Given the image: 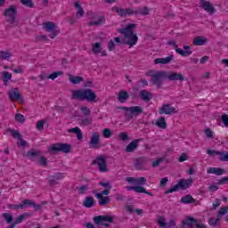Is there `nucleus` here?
<instances>
[{
	"label": "nucleus",
	"mask_w": 228,
	"mask_h": 228,
	"mask_svg": "<svg viewBox=\"0 0 228 228\" xmlns=\"http://www.w3.org/2000/svg\"><path fill=\"white\" fill-rule=\"evenodd\" d=\"M70 99L72 101H87V102H97V94L91 88L71 90Z\"/></svg>",
	"instance_id": "1"
},
{
	"label": "nucleus",
	"mask_w": 228,
	"mask_h": 228,
	"mask_svg": "<svg viewBox=\"0 0 228 228\" xmlns=\"http://www.w3.org/2000/svg\"><path fill=\"white\" fill-rule=\"evenodd\" d=\"M134 28H136V24L130 23L126 28L118 29V33L124 35L125 41L123 43H125V45H129V49L138 43V36L134 34Z\"/></svg>",
	"instance_id": "2"
},
{
	"label": "nucleus",
	"mask_w": 228,
	"mask_h": 228,
	"mask_svg": "<svg viewBox=\"0 0 228 228\" xmlns=\"http://www.w3.org/2000/svg\"><path fill=\"white\" fill-rule=\"evenodd\" d=\"M117 110H123L124 117L126 120H133L134 117H138L141 113H143V109L140 106H134V107H124V106H118L116 107Z\"/></svg>",
	"instance_id": "3"
},
{
	"label": "nucleus",
	"mask_w": 228,
	"mask_h": 228,
	"mask_svg": "<svg viewBox=\"0 0 228 228\" xmlns=\"http://www.w3.org/2000/svg\"><path fill=\"white\" fill-rule=\"evenodd\" d=\"M193 180L191 179H180L178 180L177 184L174 185L173 187L169 188L167 191L164 192L165 195H168V193H174V191H179V190H188L190 188Z\"/></svg>",
	"instance_id": "4"
},
{
	"label": "nucleus",
	"mask_w": 228,
	"mask_h": 228,
	"mask_svg": "<svg viewBox=\"0 0 228 228\" xmlns=\"http://www.w3.org/2000/svg\"><path fill=\"white\" fill-rule=\"evenodd\" d=\"M147 76L151 77L152 85H155L158 88H161L163 79H167V71H157L155 74H152V71H150Z\"/></svg>",
	"instance_id": "5"
},
{
	"label": "nucleus",
	"mask_w": 228,
	"mask_h": 228,
	"mask_svg": "<svg viewBox=\"0 0 228 228\" xmlns=\"http://www.w3.org/2000/svg\"><path fill=\"white\" fill-rule=\"evenodd\" d=\"M4 17L9 24H15L17 20V5H10L9 8L4 10Z\"/></svg>",
	"instance_id": "6"
},
{
	"label": "nucleus",
	"mask_w": 228,
	"mask_h": 228,
	"mask_svg": "<svg viewBox=\"0 0 228 228\" xmlns=\"http://www.w3.org/2000/svg\"><path fill=\"white\" fill-rule=\"evenodd\" d=\"M70 149H72V146L69 143L57 142L50 146L48 152H63L64 154H69Z\"/></svg>",
	"instance_id": "7"
},
{
	"label": "nucleus",
	"mask_w": 228,
	"mask_h": 228,
	"mask_svg": "<svg viewBox=\"0 0 228 228\" xmlns=\"http://www.w3.org/2000/svg\"><path fill=\"white\" fill-rule=\"evenodd\" d=\"M92 165H98L99 172H108V161L106 160V155H99L94 160H93Z\"/></svg>",
	"instance_id": "8"
},
{
	"label": "nucleus",
	"mask_w": 228,
	"mask_h": 228,
	"mask_svg": "<svg viewBox=\"0 0 228 228\" xmlns=\"http://www.w3.org/2000/svg\"><path fill=\"white\" fill-rule=\"evenodd\" d=\"M167 45H173L174 49L177 53V54H180V56H190L193 52L191 51V47L190 45H183V49H181L177 47V45H175V41L174 40H169L167 42Z\"/></svg>",
	"instance_id": "9"
},
{
	"label": "nucleus",
	"mask_w": 228,
	"mask_h": 228,
	"mask_svg": "<svg viewBox=\"0 0 228 228\" xmlns=\"http://www.w3.org/2000/svg\"><path fill=\"white\" fill-rule=\"evenodd\" d=\"M94 222L96 225H103L104 227H110V224H113V216H96L94 217ZM108 222V223H106Z\"/></svg>",
	"instance_id": "10"
},
{
	"label": "nucleus",
	"mask_w": 228,
	"mask_h": 228,
	"mask_svg": "<svg viewBox=\"0 0 228 228\" xmlns=\"http://www.w3.org/2000/svg\"><path fill=\"white\" fill-rule=\"evenodd\" d=\"M44 29H45L47 33H50L49 37L52 39L56 38V37H58L60 34V31L56 30V24H54L53 21H47L44 23Z\"/></svg>",
	"instance_id": "11"
},
{
	"label": "nucleus",
	"mask_w": 228,
	"mask_h": 228,
	"mask_svg": "<svg viewBox=\"0 0 228 228\" xmlns=\"http://www.w3.org/2000/svg\"><path fill=\"white\" fill-rule=\"evenodd\" d=\"M166 79L169 81H180L181 83H183V81H188V78L184 77L183 74L171 71H166Z\"/></svg>",
	"instance_id": "12"
},
{
	"label": "nucleus",
	"mask_w": 228,
	"mask_h": 228,
	"mask_svg": "<svg viewBox=\"0 0 228 228\" xmlns=\"http://www.w3.org/2000/svg\"><path fill=\"white\" fill-rule=\"evenodd\" d=\"M159 115H175L177 113V109L173 107L172 104H163L159 110Z\"/></svg>",
	"instance_id": "13"
},
{
	"label": "nucleus",
	"mask_w": 228,
	"mask_h": 228,
	"mask_svg": "<svg viewBox=\"0 0 228 228\" xmlns=\"http://www.w3.org/2000/svg\"><path fill=\"white\" fill-rule=\"evenodd\" d=\"M200 7L205 10L209 15H213L216 13V9L212 5L211 2L207 0H200Z\"/></svg>",
	"instance_id": "14"
},
{
	"label": "nucleus",
	"mask_w": 228,
	"mask_h": 228,
	"mask_svg": "<svg viewBox=\"0 0 228 228\" xmlns=\"http://www.w3.org/2000/svg\"><path fill=\"white\" fill-rule=\"evenodd\" d=\"M112 12H116V13H118V15L122 19H126V15H133L132 8L124 9L122 7L115 6L112 8Z\"/></svg>",
	"instance_id": "15"
},
{
	"label": "nucleus",
	"mask_w": 228,
	"mask_h": 228,
	"mask_svg": "<svg viewBox=\"0 0 228 228\" xmlns=\"http://www.w3.org/2000/svg\"><path fill=\"white\" fill-rule=\"evenodd\" d=\"M99 142H101V135L99 134V132H94L89 142L92 149H101V146H99Z\"/></svg>",
	"instance_id": "16"
},
{
	"label": "nucleus",
	"mask_w": 228,
	"mask_h": 228,
	"mask_svg": "<svg viewBox=\"0 0 228 228\" xmlns=\"http://www.w3.org/2000/svg\"><path fill=\"white\" fill-rule=\"evenodd\" d=\"M142 138L139 139H134L133 140L125 149V152L126 153H131V152H134V151H136V149H138V147H140V142H142Z\"/></svg>",
	"instance_id": "17"
},
{
	"label": "nucleus",
	"mask_w": 228,
	"mask_h": 228,
	"mask_svg": "<svg viewBox=\"0 0 228 228\" xmlns=\"http://www.w3.org/2000/svg\"><path fill=\"white\" fill-rule=\"evenodd\" d=\"M94 195L98 199L99 206H108L110 202H111V200L110 197L102 196V194L96 192L95 191H93Z\"/></svg>",
	"instance_id": "18"
},
{
	"label": "nucleus",
	"mask_w": 228,
	"mask_h": 228,
	"mask_svg": "<svg viewBox=\"0 0 228 228\" xmlns=\"http://www.w3.org/2000/svg\"><path fill=\"white\" fill-rule=\"evenodd\" d=\"M149 163V159L147 157H139L134 159V167L136 170H143V167Z\"/></svg>",
	"instance_id": "19"
},
{
	"label": "nucleus",
	"mask_w": 228,
	"mask_h": 228,
	"mask_svg": "<svg viewBox=\"0 0 228 228\" xmlns=\"http://www.w3.org/2000/svg\"><path fill=\"white\" fill-rule=\"evenodd\" d=\"M65 177V174L63 173H55L54 175L50 176L49 179V185L50 186H56L58 184V181L63 179Z\"/></svg>",
	"instance_id": "20"
},
{
	"label": "nucleus",
	"mask_w": 228,
	"mask_h": 228,
	"mask_svg": "<svg viewBox=\"0 0 228 228\" xmlns=\"http://www.w3.org/2000/svg\"><path fill=\"white\" fill-rule=\"evenodd\" d=\"M174 61V54H171L165 58H157L154 60L155 65H168V63H171Z\"/></svg>",
	"instance_id": "21"
},
{
	"label": "nucleus",
	"mask_w": 228,
	"mask_h": 228,
	"mask_svg": "<svg viewBox=\"0 0 228 228\" xmlns=\"http://www.w3.org/2000/svg\"><path fill=\"white\" fill-rule=\"evenodd\" d=\"M139 95L142 99V101H144V102H151V100L154 97V94L152 93L143 89L139 92Z\"/></svg>",
	"instance_id": "22"
},
{
	"label": "nucleus",
	"mask_w": 228,
	"mask_h": 228,
	"mask_svg": "<svg viewBox=\"0 0 228 228\" xmlns=\"http://www.w3.org/2000/svg\"><path fill=\"white\" fill-rule=\"evenodd\" d=\"M8 96L11 99V101H20V102H24V99L20 95V93H19L18 88H14L12 92L8 93Z\"/></svg>",
	"instance_id": "23"
},
{
	"label": "nucleus",
	"mask_w": 228,
	"mask_h": 228,
	"mask_svg": "<svg viewBox=\"0 0 228 228\" xmlns=\"http://www.w3.org/2000/svg\"><path fill=\"white\" fill-rule=\"evenodd\" d=\"M149 8H147V6L142 7H139L135 10L132 9V15H142L143 17H145L146 15H149Z\"/></svg>",
	"instance_id": "24"
},
{
	"label": "nucleus",
	"mask_w": 228,
	"mask_h": 228,
	"mask_svg": "<svg viewBox=\"0 0 228 228\" xmlns=\"http://www.w3.org/2000/svg\"><path fill=\"white\" fill-rule=\"evenodd\" d=\"M26 156L28 158V159H31V161H35V158H39V156H42V151L38 150H30L27 151Z\"/></svg>",
	"instance_id": "25"
},
{
	"label": "nucleus",
	"mask_w": 228,
	"mask_h": 228,
	"mask_svg": "<svg viewBox=\"0 0 228 228\" xmlns=\"http://www.w3.org/2000/svg\"><path fill=\"white\" fill-rule=\"evenodd\" d=\"M95 20L88 23V26H102L106 22V18L104 16H95Z\"/></svg>",
	"instance_id": "26"
},
{
	"label": "nucleus",
	"mask_w": 228,
	"mask_h": 228,
	"mask_svg": "<svg viewBox=\"0 0 228 228\" xmlns=\"http://www.w3.org/2000/svg\"><path fill=\"white\" fill-rule=\"evenodd\" d=\"M82 206L87 208H94V206H95V200L94 199V197L88 196L85 199L84 202L82 203Z\"/></svg>",
	"instance_id": "27"
},
{
	"label": "nucleus",
	"mask_w": 228,
	"mask_h": 228,
	"mask_svg": "<svg viewBox=\"0 0 228 228\" xmlns=\"http://www.w3.org/2000/svg\"><path fill=\"white\" fill-rule=\"evenodd\" d=\"M208 174H215V175H223L225 174V170L221 167H209L207 170Z\"/></svg>",
	"instance_id": "28"
},
{
	"label": "nucleus",
	"mask_w": 228,
	"mask_h": 228,
	"mask_svg": "<svg viewBox=\"0 0 228 228\" xmlns=\"http://www.w3.org/2000/svg\"><path fill=\"white\" fill-rule=\"evenodd\" d=\"M193 45H206L208 44V38L205 37L198 36L192 41Z\"/></svg>",
	"instance_id": "29"
},
{
	"label": "nucleus",
	"mask_w": 228,
	"mask_h": 228,
	"mask_svg": "<svg viewBox=\"0 0 228 228\" xmlns=\"http://www.w3.org/2000/svg\"><path fill=\"white\" fill-rule=\"evenodd\" d=\"M127 99H129V93H127V91H119V93L118 94V101H119V102L124 103L126 102V101H127Z\"/></svg>",
	"instance_id": "30"
},
{
	"label": "nucleus",
	"mask_w": 228,
	"mask_h": 228,
	"mask_svg": "<svg viewBox=\"0 0 228 228\" xmlns=\"http://www.w3.org/2000/svg\"><path fill=\"white\" fill-rule=\"evenodd\" d=\"M2 81L4 86H8V82L12 81V73L8 71H2Z\"/></svg>",
	"instance_id": "31"
},
{
	"label": "nucleus",
	"mask_w": 228,
	"mask_h": 228,
	"mask_svg": "<svg viewBox=\"0 0 228 228\" xmlns=\"http://www.w3.org/2000/svg\"><path fill=\"white\" fill-rule=\"evenodd\" d=\"M180 202L182 204H194V202H196L195 199H193V197H191V195L187 194L183 197H182V199L180 200Z\"/></svg>",
	"instance_id": "32"
},
{
	"label": "nucleus",
	"mask_w": 228,
	"mask_h": 228,
	"mask_svg": "<svg viewBox=\"0 0 228 228\" xmlns=\"http://www.w3.org/2000/svg\"><path fill=\"white\" fill-rule=\"evenodd\" d=\"M220 220H222V216L220 215H217V218L211 217L208 220V225L211 227H218V225H220Z\"/></svg>",
	"instance_id": "33"
},
{
	"label": "nucleus",
	"mask_w": 228,
	"mask_h": 228,
	"mask_svg": "<svg viewBox=\"0 0 228 228\" xmlns=\"http://www.w3.org/2000/svg\"><path fill=\"white\" fill-rule=\"evenodd\" d=\"M155 126L160 129H167V120H165V117H159L156 121Z\"/></svg>",
	"instance_id": "34"
},
{
	"label": "nucleus",
	"mask_w": 228,
	"mask_h": 228,
	"mask_svg": "<svg viewBox=\"0 0 228 228\" xmlns=\"http://www.w3.org/2000/svg\"><path fill=\"white\" fill-rule=\"evenodd\" d=\"M69 81L70 83H72V85H79V83L84 81V78L83 77H79V76L74 77L72 75H69Z\"/></svg>",
	"instance_id": "35"
},
{
	"label": "nucleus",
	"mask_w": 228,
	"mask_h": 228,
	"mask_svg": "<svg viewBox=\"0 0 228 228\" xmlns=\"http://www.w3.org/2000/svg\"><path fill=\"white\" fill-rule=\"evenodd\" d=\"M74 6L77 10V17H83L85 15V10H83V7H81V4H79V2H76Z\"/></svg>",
	"instance_id": "36"
},
{
	"label": "nucleus",
	"mask_w": 228,
	"mask_h": 228,
	"mask_svg": "<svg viewBox=\"0 0 228 228\" xmlns=\"http://www.w3.org/2000/svg\"><path fill=\"white\" fill-rule=\"evenodd\" d=\"M134 191H135V193H145L146 195H150V197H154V194H152V192L147 191V190H145L142 186H135Z\"/></svg>",
	"instance_id": "37"
},
{
	"label": "nucleus",
	"mask_w": 228,
	"mask_h": 228,
	"mask_svg": "<svg viewBox=\"0 0 228 228\" xmlns=\"http://www.w3.org/2000/svg\"><path fill=\"white\" fill-rule=\"evenodd\" d=\"M92 52L94 53V54H99V53H102V46L101 45V43H94L92 44Z\"/></svg>",
	"instance_id": "38"
},
{
	"label": "nucleus",
	"mask_w": 228,
	"mask_h": 228,
	"mask_svg": "<svg viewBox=\"0 0 228 228\" xmlns=\"http://www.w3.org/2000/svg\"><path fill=\"white\" fill-rule=\"evenodd\" d=\"M3 218L5 220L6 224H12L13 222V216L10 213L2 214Z\"/></svg>",
	"instance_id": "39"
},
{
	"label": "nucleus",
	"mask_w": 228,
	"mask_h": 228,
	"mask_svg": "<svg viewBox=\"0 0 228 228\" xmlns=\"http://www.w3.org/2000/svg\"><path fill=\"white\" fill-rule=\"evenodd\" d=\"M78 120H79L80 126H90V124H92V118H86Z\"/></svg>",
	"instance_id": "40"
},
{
	"label": "nucleus",
	"mask_w": 228,
	"mask_h": 228,
	"mask_svg": "<svg viewBox=\"0 0 228 228\" xmlns=\"http://www.w3.org/2000/svg\"><path fill=\"white\" fill-rule=\"evenodd\" d=\"M33 204H35V201H33V200H24L22 201V203H20V206H22V209H24V208H29V206L33 207Z\"/></svg>",
	"instance_id": "41"
},
{
	"label": "nucleus",
	"mask_w": 228,
	"mask_h": 228,
	"mask_svg": "<svg viewBox=\"0 0 228 228\" xmlns=\"http://www.w3.org/2000/svg\"><path fill=\"white\" fill-rule=\"evenodd\" d=\"M9 133L12 136V138L19 140L20 138H22V135L19 132V130L10 129Z\"/></svg>",
	"instance_id": "42"
},
{
	"label": "nucleus",
	"mask_w": 228,
	"mask_h": 228,
	"mask_svg": "<svg viewBox=\"0 0 228 228\" xmlns=\"http://www.w3.org/2000/svg\"><path fill=\"white\" fill-rule=\"evenodd\" d=\"M26 216H28V214H22L19 216L12 224H14L15 226H17L19 224H22V222H24L26 219Z\"/></svg>",
	"instance_id": "43"
},
{
	"label": "nucleus",
	"mask_w": 228,
	"mask_h": 228,
	"mask_svg": "<svg viewBox=\"0 0 228 228\" xmlns=\"http://www.w3.org/2000/svg\"><path fill=\"white\" fill-rule=\"evenodd\" d=\"M21 4L24 6H27V8H34L35 7V3H33L32 0H20Z\"/></svg>",
	"instance_id": "44"
},
{
	"label": "nucleus",
	"mask_w": 228,
	"mask_h": 228,
	"mask_svg": "<svg viewBox=\"0 0 228 228\" xmlns=\"http://www.w3.org/2000/svg\"><path fill=\"white\" fill-rule=\"evenodd\" d=\"M126 210L129 212V213H133V211H135V213H137V215H142L143 213V210L142 208H137L134 210L133 205H128L126 207Z\"/></svg>",
	"instance_id": "45"
},
{
	"label": "nucleus",
	"mask_w": 228,
	"mask_h": 228,
	"mask_svg": "<svg viewBox=\"0 0 228 228\" xmlns=\"http://www.w3.org/2000/svg\"><path fill=\"white\" fill-rule=\"evenodd\" d=\"M216 154H218V156H220V159L219 160L220 161H223V162H225V161H228V152H224V151H221V152H216Z\"/></svg>",
	"instance_id": "46"
},
{
	"label": "nucleus",
	"mask_w": 228,
	"mask_h": 228,
	"mask_svg": "<svg viewBox=\"0 0 228 228\" xmlns=\"http://www.w3.org/2000/svg\"><path fill=\"white\" fill-rule=\"evenodd\" d=\"M102 135L104 138H111V136H113V132L110 128H105L102 131Z\"/></svg>",
	"instance_id": "47"
},
{
	"label": "nucleus",
	"mask_w": 228,
	"mask_h": 228,
	"mask_svg": "<svg viewBox=\"0 0 228 228\" xmlns=\"http://www.w3.org/2000/svg\"><path fill=\"white\" fill-rule=\"evenodd\" d=\"M12 57V53L9 52L0 51V60H8Z\"/></svg>",
	"instance_id": "48"
},
{
	"label": "nucleus",
	"mask_w": 228,
	"mask_h": 228,
	"mask_svg": "<svg viewBox=\"0 0 228 228\" xmlns=\"http://www.w3.org/2000/svg\"><path fill=\"white\" fill-rule=\"evenodd\" d=\"M58 76H63V71H55L48 76V79L54 81Z\"/></svg>",
	"instance_id": "49"
},
{
	"label": "nucleus",
	"mask_w": 228,
	"mask_h": 228,
	"mask_svg": "<svg viewBox=\"0 0 228 228\" xmlns=\"http://www.w3.org/2000/svg\"><path fill=\"white\" fill-rule=\"evenodd\" d=\"M45 126V120L41 119V120L37 121L36 127H37V131H43Z\"/></svg>",
	"instance_id": "50"
},
{
	"label": "nucleus",
	"mask_w": 228,
	"mask_h": 228,
	"mask_svg": "<svg viewBox=\"0 0 228 228\" xmlns=\"http://www.w3.org/2000/svg\"><path fill=\"white\" fill-rule=\"evenodd\" d=\"M15 120L16 122H20V124H24V122H26V118H24V115L18 113L15 115Z\"/></svg>",
	"instance_id": "51"
},
{
	"label": "nucleus",
	"mask_w": 228,
	"mask_h": 228,
	"mask_svg": "<svg viewBox=\"0 0 228 228\" xmlns=\"http://www.w3.org/2000/svg\"><path fill=\"white\" fill-rule=\"evenodd\" d=\"M118 138L119 140H121V142H127L129 140V135L127 134V133L123 132L118 134Z\"/></svg>",
	"instance_id": "52"
},
{
	"label": "nucleus",
	"mask_w": 228,
	"mask_h": 228,
	"mask_svg": "<svg viewBox=\"0 0 228 228\" xmlns=\"http://www.w3.org/2000/svg\"><path fill=\"white\" fill-rule=\"evenodd\" d=\"M99 186H103L105 189L111 190L112 186L110 181L107 182H99Z\"/></svg>",
	"instance_id": "53"
},
{
	"label": "nucleus",
	"mask_w": 228,
	"mask_h": 228,
	"mask_svg": "<svg viewBox=\"0 0 228 228\" xmlns=\"http://www.w3.org/2000/svg\"><path fill=\"white\" fill-rule=\"evenodd\" d=\"M81 111L86 117H90L92 114V110L88 107H82Z\"/></svg>",
	"instance_id": "54"
},
{
	"label": "nucleus",
	"mask_w": 228,
	"mask_h": 228,
	"mask_svg": "<svg viewBox=\"0 0 228 228\" xmlns=\"http://www.w3.org/2000/svg\"><path fill=\"white\" fill-rule=\"evenodd\" d=\"M18 140H19V142H17V147L20 148V147H25L26 145H28V142L24 139H22V137H20Z\"/></svg>",
	"instance_id": "55"
},
{
	"label": "nucleus",
	"mask_w": 228,
	"mask_h": 228,
	"mask_svg": "<svg viewBox=\"0 0 228 228\" xmlns=\"http://www.w3.org/2000/svg\"><path fill=\"white\" fill-rule=\"evenodd\" d=\"M77 190L80 195H84V193H86L88 191V185H82L80 188H77Z\"/></svg>",
	"instance_id": "56"
},
{
	"label": "nucleus",
	"mask_w": 228,
	"mask_h": 228,
	"mask_svg": "<svg viewBox=\"0 0 228 228\" xmlns=\"http://www.w3.org/2000/svg\"><path fill=\"white\" fill-rule=\"evenodd\" d=\"M221 122H223V124H224L225 127H228V115L227 114H224L221 116Z\"/></svg>",
	"instance_id": "57"
},
{
	"label": "nucleus",
	"mask_w": 228,
	"mask_h": 228,
	"mask_svg": "<svg viewBox=\"0 0 228 228\" xmlns=\"http://www.w3.org/2000/svg\"><path fill=\"white\" fill-rule=\"evenodd\" d=\"M39 165L42 167H47V158L42 156L39 158Z\"/></svg>",
	"instance_id": "58"
},
{
	"label": "nucleus",
	"mask_w": 228,
	"mask_h": 228,
	"mask_svg": "<svg viewBox=\"0 0 228 228\" xmlns=\"http://www.w3.org/2000/svg\"><path fill=\"white\" fill-rule=\"evenodd\" d=\"M8 209H22V205H13V204H9L7 205Z\"/></svg>",
	"instance_id": "59"
},
{
	"label": "nucleus",
	"mask_w": 228,
	"mask_h": 228,
	"mask_svg": "<svg viewBox=\"0 0 228 228\" xmlns=\"http://www.w3.org/2000/svg\"><path fill=\"white\" fill-rule=\"evenodd\" d=\"M145 183H147V178L142 176L136 179L135 184H145Z\"/></svg>",
	"instance_id": "60"
},
{
	"label": "nucleus",
	"mask_w": 228,
	"mask_h": 228,
	"mask_svg": "<svg viewBox=\"0 0 228 228\" xmlns=\"http://www.w3.org/2000/svg\"><path fill=\"white\" fill-rule=\"evenodd\" d=\"M193 228H208V226H206V224H204L200 223L199 220L196 219V223H194Z\"/></svg>",
	"instance_id": "61"
},
{
	"label": "nucleus",
	"mask_w": 228,
	"mask_h": 228,
	"mask_svg": "<svg viewBox=\"0 0 228 228\" xmlns=\"http://www.w3.org/2000/svg\"><path fill=\"white\" fill-rule=\"evenodd\" d=\"M205 134L207 138H213V131H211V128L205 129Z\"/></svg>",
	"instance_id": "62"
},
{
	"label": "nucleus",
	"mask_w": 228,
	"mask_h": 228,
	"mask_svg": "<svg viewBox=\"0 0 228 228\" xmlns=\"http://www.w3.org/2000/svg\"><path fill=\"white\" fill-rule=\"evenodd\" d=\"M227 211H228L227 207L221 208L218 212L219 216H224V215H225V213H227Z\"/></svg>",
	"instance_id": "63"
},
{
	"label": "nucleus",
	"mask_w": 228,
	"mask_h": 228,
	"mask_svg": "<svg viewBox=\"0 0 228 228\" xmlns=\"http://www.w3.org/2000/svg\"><path fill=\"white\" fill-rule=\"evenodd\" d=\"M217 184H228V176L223 177L217 182Z\"/></svg>",
	"instance_id": "64"
}]
</instances>
